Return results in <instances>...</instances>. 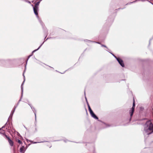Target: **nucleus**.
<instances>
[{
    "label": "nucleus",
    "instance_id": "423d86ee",
    "mask_svg": "<svg viewBox=\"0 0 153 153\" xmlns=\"http://www.w3.org/2000/svg\"><path fill=\"white\" fill-rule=\"evenodd\" d=\"M26 149H25V148L24 146H22V147L20 149V151L21 153H23L25 152V151Z\"/></svg>",
    "mask_w": 153,
    "mask_h": 153
},
{
    "label": "nucleus",
    "instance_id": "2f4dec72",
    "mask_svg": "<svg viewBox=\"0 0 153 153\" xmlns=\"http://www.w3.org/2000/svg\"><path fill=\"white\" fill-rule=\"evenodd\" d=\"M24 153V152H23V153Z\"/></svg>",
    "mask_w": 153,
    "mask_h": 153
},
{
    "label": "nucleus",
    "instance_id": "ddd939ff",
    "mask_svg": "<svg viewBox=\"0 0 153 153\" xmlns=\"http://www.w3.org/2000/svg\"><path fill=\"white\" fill-rule=\"evenodd\" d=\"M111 53L116 59L117 60V58H117L116 56H115L113 54Z\"/></svg>",
    "mask_w": 153,
    "mask_h": 153
},
{
    "label": "nucleus",
    "instance_id": "393cba45",
    "mask_svg": "<svg viewBox=\"0 0 153 153\" xmlns=\"http://www.w3.org/2000/svg\"><path fill=\"white\" fill-rule=\"evenodd\" d=\"M96 43H97L99 44H101L99 42H96Z\"/></svg>",
    "mask_w": 153,
    "mask_h": 153
},
{
    "label": "nucleus",
    "instance_id": "412c9836",
    "mask_svg": "<svg viewBox=\"0 0 153 153\" xmlns=\"http://www.w3.org/2000/svg\"><path fill=\"white\" fill-rule=\"evenodd\" d=\"M21 101V99H20L19 100V102H18V104H17V105H16V106H17V105H18L19 104V102Z\"/></svg>",
    "mask_w": 153,
    "mask_h": 153
},
{
    "label": "nucleus",
    "instance_id": "f8f14e48",
    "mask_svg": "<svg viewBox=\"0 0 153 153\" xmlns=\"http://www.w3.org/2000/svg\"><path fill=\"white\" fill-rule=\"evenodd\" d=\"M29 141H30V142H31L32 143H39V142H34L32 141H31V140H29Z\"/></svg>",
    "mask_w": 153,
    "mask_h": 153
},
{
    "label": "nucleus",
    "instance_id": "6ab92c4d",
    "mask_svg": "<svg viewBox=\"0 0 153 153\" xmlns=\"http://www.w3.org/2000/svg\"><path fill=\"white\" fill-rule=\"evenodd\" d=\"M13 114H12V113L11 112V114H10V117H12V116H13Z\"/></svg>",
    "mask_w": 153,
    "mask_h": 153
},
{
    "label": "nucleus",
    "instance_id": "20e7f679",
    "mask_svg": "<svg viewBox=\"0 0 153 153\" xmlns=\"http://www.w3.org/2000/svg\"><path fill=\"white\" fill-rule=\"evenodd\" d=\"M117 60L118 61L120 65L122 67H124V65L123 63V61L120 58H119L117 59Z\"/></svg>",
    "mask_w": 153,
    "mask_h": 153
},
{
    "label": "nucleus",
    "instance_id": "2eb2a0df",
    "mask_svg": "<svg viewBox=\"0 0 153 153\" xmlns=\"http://www.w3.org/2000/svg\"><path fill=\"white\" fill-rule=\"evenodd\" d=\"M4 136L6 137V138L8 140L9 138H10L8 137L6 135L4 134Z\"/></svg>",
    "mask_w": 153,
    "mask_h": 153
},
{
    "label": "nucleus",
    "instance_id": "7ed1b4c3",
    "mask_svg": "<svg viewBox=\"0 0 153 153\" xmlns=\"http://www.w3.org/2000/svg\"><path fill=\"white\" fill-rule=\"evenodd\" d=\"M135 104L134 100V101L133 104V107L132 108L129 110V113L131 117L133 115L134 112V109L135 107Z\"/></svg>",
    "mask_w": 153,
    "mask_h": 153
},
{
    "label": "nucleus",
    "instance_id": "0eeeda50",
    "mask_svg": "<svg viewBox=\"0 0 153 153\" xmlns=\"http://www.w3.org/2000/svg\"><path fill=\"white\" fill-rule=\"evenodd\" d=\"M91 115L93 118L95 119H98V117L93 112L90 114Z\"/></svg>",
    "mask_w": 153,
    "mask_h": 153
},
{
    "label": "nucleus",
    "instance_id": "1a4fd4ad",
    "mask_svg": "<svg viewBox=\"0 0 153 153\" xmlns=\"http://www.w3.org/2000/svg\"><path fill=\"white\" fill-rule=\"evenodd\" d=\"M8 141L10 145L11 146H13V141L11 140L10 139V138H9L8 140Z\"/></svg>",
    "mask_w": 153,
    "mask_h": 153
},
{
    "label": "nucleus",
    "instance_id": "f3484780",
    "mask_svg": "<svg viewBox=\"0 0 153 153\" xmlns=\"http://www.w3.org/2000/svg\"><path fill=\"white\" fill-rule=\"evenodd\" d=\"M29 105L30 106V107H31V109L33 110V111L34 110H35V108H33V109L32 107V106H31V105H30L29 104Z\"/></svg>",
    "mask_w": 153,
    "mask_h": 153
},
{
    "label": "nucleus",
    "instance_id": "9d476101",
    "mask_svg": "<svg viewBox=\"0 0 153 153\" xmlns=\"http://www.w3.org/2000/svg\"><path fill=\"white\" fill-rule=\"evenodd\" d=\"M17 107V106H15V108H14L13 111H12L11 113H12V114H13L14 112L15 111V110L16 108Z\"/></svg>",
    "mask_w": 153,
    "mask_h": 153
},
{
    "label": "nucleus",
    "instance_id": "c85d7f7f",
    "mask_svg": "<svg viewBox=\"0 0 153 153\" xmlns=\"http://www.w3.org/2000/svg\"><path fill=\"white\" fill-rule=\"evenodd\" d=\"M85 98L86 99V101H87V99H86V97H85Z\"/></svg>",
    "mask_w": 153,
    "mask_h": 153
},
{
    "label": "nucleus",
    "instance_id": "c756f323",
    "mask_svg": "<svg viewBox=\"0 0 153 153\" xmlns=\"http://www.w3.org/2000/svg\"><path fill=\"white\" fill-rule=\"evenodd\" d=\"M149 1V2L151 3V2H150V1Z\"/></svg>",
    "mask_w": 153,
    "mask_h": 153
},
{
    "label": "nucleus",
    "instance_id": "9b49d317",
    "mask_svg": "<svg viewBox=\"0 0 153 153\" xmlns=\"http://www.w3.org/2000/svg\"><path fill=\"white\" fill-rule=\"evenodd\" d=\"M88 110L89 111L90 114H91V113L93 112L91 108L89 109H88Z\"/></svg>",
    "mask_w": 153,
    "mask_h": 153
},
{
    "label": "nucleus",
    "instance_id": "473e14b6",
    "mask_svg": "<svg viewBox=\"0 0 153 153\" xmlns=\"http://www.w3.org/2000/svg\"><path fill=\"white\" fill-rule=\"evenodd\" d=\"M42 0H41L40 1H41Z\"/></svg>",
    "mask_w": 153,
    "mask_h": 153
},
{
    "label": "nucleus",
    "instance_id": "f03ea898",
    "mask_svg": "<svg viewBox=\"0 0 153 153\" xmlns=\"http://www.w3.org/2000/svg\"><path fill=\"white\" fill-rule=\"evenodd\" d=\"M40 3V1H39L36 3L34 6H33V4H32V6L33 7L34 12L36 16L39 19V17L38 16V12L39 10V5Z\"/></svg>",
    "mask_w": 153,
    "mask_h": 153
},
{
    "label": "nucleus",
    "instance_id": "7c9ffc66",
    "mask_svg": "<svg viewBox=\"0 0 153 153\" xmlns=\"http://www.w3.org/2000/svg\"><path fill=\"white\" fill-rule=\"evenodd\" d=\"M1 130V128H0V130Z\"/></svg>",
    "mask_w": 153,
    "mask_h": 153
},
{
    "label": "nucleus",
    "instance_id": "a878e982",
    "mask_svg": "<svg viewBox=\"0 0 153 153\" xmlns=\"http://www.w3.org/2000/svg\"><path fill=\"white\" fill-rule=\"evenodd\" d=\"M64 142H67V140H64Z\"/></svg>",
    "mask_w": 153,
    "mask_h": 153
},
{
    "label": "nucleus",
    "instance_id": "cd10ccee",
    "mask_svg": "<svg viewBox=\"0 0 153 153\" xmlns=\"http://www.w3.org/2000/svg\"><path fill=\"white\" fill-rule=\"evenodd\" d=\"M27 2L29 3H30V2L29 1H28Z\"/></svg>",
    "mask_w": 153,
    "mask_h": 153
},
{
    "label": "nucleus",
    "instance_id": "a211bd4d",
    "mask_svg": "<svg viewBox=\"0 0 153 153\" xmlns=\"http://www.w3.org/2000/svg\"><path fill=\"white\" fill-rule=\"evenodd\" d=\"M87 104H88V109H90V108H91L90 106V105H89V104L88 103H87Z\"/></svg>",
    "mask_w": 153,
    "mask_h": 153
},
{
    "label": "nucleus",
    "instance_id": "4468645a",
    "mask_svg": "<svg viewBox=\"0 0 153 153\" xmlns=\"http://www.w3.org/2000/svg\"><path fill=\"white\" fill-rule=\"evenodd\" d=\"M101 46L102 47H104L106 48L107 49H108V48L105 45H102V44H101Z\"/></svg>",
    "mask_w": 153,
    "mask_h": 153
},
{
    "label": "nucleus",
    "instance_id": "dca6fc26",
    "mask_svg": "<svg viewBox=\"0 0 153 153\" xmlns=\"http://www.w3.org/2000/svg\"><path fill=\"white\" fill-rule=\"evenodd\" d=\"M18 142L20 144H21L22 143L21 140H18Z\"/></svg>",
    "mask_w": 153,
    "mask_h": 153
},
{
    "label": "nucleus",
    "instance_id": "bb28decb",
    "mask_svg": "<svg viewBox=\"0 0 153 153\" xmlns=\"http://www.w3.org/2000/svg\"><path fill=\"white\" fill-rule=\"evenodd\" d=\"M5 127V125L3 126L2 127V128H4Z\"/></svg>",
    "mask_w": 153,
    "mask_h": 153
},
{
    "label": "nucleus",
    "instance_id": "4be33fe9",
    "mask_svg": "<svg viewBox=\"0 0 153 153\" xmlns=\"http://www.w3.org/2000/svg\"><path fill=\"white\" fill-rule=\"evenodd\" d=\"M34 112V114H35V120H36V114L35 112Z\"/></svg>",
    "mask_w": 153,
    "mask_h": 153
},
{
    "label": "nucleus",
    "instance_id": "5701e85b",
    "mask_svg": "<svg viewBox=\"0 0 153 153\" xmlns=\"http://www.w3.org/2000/svg\"><path fill=\"white\" fill-rule=\"evenodd\" d=\"M85 41H88V42H91V41L89 40H86Z\"/></svg>",
    "mask_w": 153,
    "mask_h": 153
},
{
    "label": "nucleus",
    "instance_id": "f257e3e1",
    "mask_svg": "<svg viewBox=\"0 0 153 153\" xmlns=\"http://www.w3.org/2000/svg\"><path fill=\"white\" fill-rule=\"evenodd\" d=\"M153 132V124L150 120L147 121L144 125L143 133L146 137Z\"/></svg>",
    "mask_w": 153,
    "mask_h": 153
},
{
    "label": "nucleus",
    "instance_id": "6e6552de",
    "mask_svg": "<svg viewBox=\"0 0 153 153\" xmlns=\"http://www.w3.org/2000/svg\"><path fill=\"white\" fill-rule=\"evenodd\" d=\"M24 73H23V75L24 78V80L23 82V83H22V84L21 85V90H22V95L23 92V85L24 84V82L25 81V76H24Z\"/></svg>",
    "mask_w": 153,
    "mask_h": 153
},
{
    "label": "nucleus",
    "instance_id": "b1692460",
    "mask_svg": "<svg viewBox=\"0 0 153 153\" xmlns=\"http://www.w3.org/2000/svg\"><path fill=\"white\" fill-rule=\"evenodd\" d=\"M39 22L40 23L42 24V22L41 20H39Z\"/></svg>",
    "mask_w": 153,
    "mask_h": 153
},
{
    "label": "nucleus",
    "instance_id": "39448f33",
    "mask_svg": "<svg viewBox=\"0 0 153 153\" xmlns=\"http://www.w3.org/2000/svg\"><path fill=\"white\" fill-rule=\"evenodd\" d=\"M44 42H43V43L38 48V49H36L34 50L33 51L32 53H33L35 52V51H37L38 50H39L40 48L42 46V45L44 43ZM33 55V54H32L31 55H29L28 56V59H27V60L28 59L30 58V57L31 56H32Z\"/></svg>",
    "mask_w": 153,
    "mask_h": 153
},
{
    "label": "nucleus",
    "instance_id": "aec40b11",
    "mask_svg": "<svg viewBox=\"0 0 153 153\" xmlns=\"http://www.w3.org/2000/svg\"><path fill=\"white\" fill-rule=\"evenodd\" d=\"M13 114H12V113L11 112V114H10V117H12V116H13Z\"/></svg>",
    "mask_w": 153,
    "mask_h": 153
}]
</instances>
